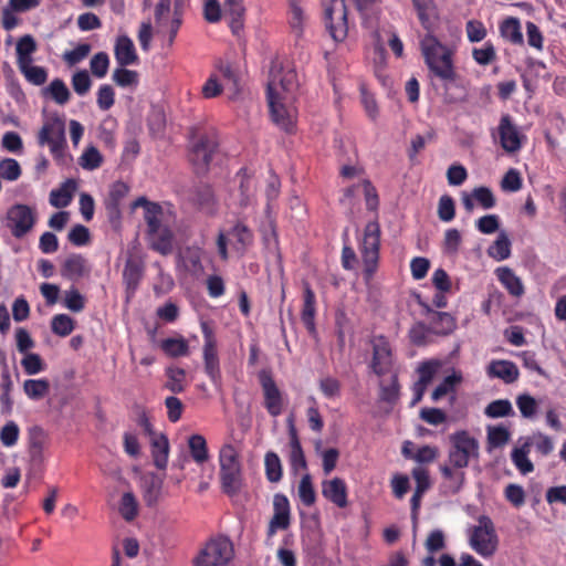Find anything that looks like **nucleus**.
I'll use <instances>...</instances> for the list:
<instances>
[{"label": "nucleus", "instance_id": "obj_1", "mask_svg": "<svg viewBox=\"0 0 566 566\" xmlns=\"http://www.w3.org/2000/svg\"><path fill=\"white\" fill-rule=\"evenodd\" d=\"M181 13L176 6L171 10V0H159L155 7V24L144 21L138 31V41L144 51L150 45L153 33L159 36L164 44L171 46L181 25Z\"/></svg>", "mask_w": 566, "mask_h": 566}, {"label": "nucleus", "instance_id": "obj_2", "mask_svg": "<svg viewBox=\"0 0 566 566\" xmlns=\"http://www.w3.org/2000/svg\"><path fill=\"white\" fill-rule=\"evenodd\" d=\"M424 62L430 72L446 83L455 80L453 50L442 44L432 34H427L420 42Z\"/></svg>", "mask_w": 566, "mask_h": 566}, {"label": "nucleus", "instance_id": "obj_3", "mask_svg": "<svg viewBox=\"0 0 566 566\" xmlns=\"http://www.w3.org/2000/svg\"><path fill=\"white\" fill-rule=\"evenodd\" d=\"M38 144L48 146L53 158L64 163L67 146L64 119L57 114L46 115L38 133Z\"/></svg>", "mask_w": 566, "mask_h": 566}, {"label": "nucleus", "instance_id": "obj_4", "mask_svg": "<svg viewBox=\"0 0 566 566\" xmlns=\"http://www.w3.org/2000/svg\"><path fill=\"white\" fill-rule=\"evenodd\" d=\"M223 90L230 92L229 97L234 98L239 93V75L229 64L220 62L217 70L210 74L201 88L205 98H213L222 93Z\"/></svg>", "mask_w": 566, "mask_h": 566}, {"label": "nucleus", "instance_id": "obj_5", "mask_svg": "<svg viewBox=\"0 0 566 566\" xmlns=\"http://www.w3.org/2000/svg\"><path fill=\"white\" fill-rule=\"evenodd\" d=\"M220 481L226 493L237 492L242 483V465L239 452L228 443L219 452Z\"/></svg>", "mask_w": 566, "mask_h": 566}, {"label": "nucleus", "instance_id": "obj_6", "mask_svg": "<svg viewBox=\"0 0 566 566\" xmlns=\"http://www.w3.org/2000/svg\"><path fill=\"white\" fill-rule=\"evenodd\" d=\"M38 220L35 207L14 203L9 207L2 219V224L15 239H21L32 231Z\"/></svg>", "mask_w": 566, "mask_h": 566}, {"label": "nucleus", "instance_id": "obj_7", "mask_svg": "<svg viewBox=\"0 0 566 566\" xmlns=\"http://www.w3.org/2000/svg\"><path fill=\"white\" fill-rule=\"evenodd\" d=\"M449 463L457 469H464L472 458L478 457L479 443L468 431L460 430L449 437Z\"/></svg>", "mask_w": 566, "mask_h": 566}, {"label": "nucleus", "instance_id": "obj_8", "mask_svg": "<svg viewBox=\"0 0 566 566\" xmlns=\"http://www.w3.org/2000/svg\"><path fill=\"white\" fill-rule=\"evenodd\" d=\"M478 523L470 531V546L482 557H490L495 553L499 544L494 524L486 515L479 516Z\"/></svg>", "mask_w": 566, "mask_h": 566}, {"label": "nucleus", "instance_id": "obj_9", "mask_svg": "<svg viewBox=\"0 0 566 566\" xmlns=\"http://www.w3.org/2000/svg\"><path fill=\"white\" fill-rule=\"evenodd\" d=\"M233 556L232 543L223 536L209 539L195 558V566H226Z\"/></svg>", "mask_w": 566, "mask_h": 566}, {"label": "nucleus", "instance_id": "obj_10", "mask_svg": "<svg viewBox=\"0 0 566 566\" xmlns=\"http://www.w3.org/2000/svg\"><path fill=\"white\" fill-rule=\"evenodd\" d=\"M295 96L268 94V103L273 123L285 132L295 127L297 111L294 106Z\"/></svg>", "mask_w": 566, "mask_h": 566}, {"label": "nucleus", "instance_id": "obj_11", "mask_svg": "<svg viewBox=\"0 0 566 566\" xmlns=\"http://www.w3.org/2000/svg\"><path fill=\"white\" fill-rule=\"evenodd\" d=\"M326 28L334 41L345 40L348 33L345 0H322Z\"/></svg>", "mask_w": 566, "mask_h": 566}, {"label": "nucleus", "instance_id": "obj_12", "mask_svg": "<svg viewBox=\"0 0 566 566\" xmlns=\"http://www.w3.org/2000/svg\"><path fill=\"white\" fill-rule=\"evenodd\" d=\"M380 245V227L378 222H368L365 227L364 237L360 242V253L363 256L365 272L371 276L376 271Z\"/></svg>", "mask_w": 566, "mask_h": 566}, {"label": "nucleus", "instance_id": "obj_13", "mask_svg": "<svg viewBox=\"0 0 566 566\" xmlns=\"http://www.w3.org/2000/svg\"><path fill=\"white\" fill-rule=\"evenodd\" d=\"M297 86V75L293 69H283L279 63H272L268 94L295 96Z\"/></svg>", "mask_w": 566, "mask_h": 566}, {"label": "nucleus", "instance_id": "obj_14", "mask_svg": "<svg viewBox=\"0 0 566 566\" xmlns=\"http://www.w3.org/2000/svg\"><path fill=\"white\" fill-rule=\"evenodd\" d=\"M217 145L213 134H203L195 137L190 151V161L198 174L207 171Z\"/></svg>", "mask_w": 566, "mask_h": 566}, {"label": "nucleus", "instance_id": "obj_15", "mask_svg": "<svg viewBox=\"0 0 566 566\" xmlns=\"http://www.w3.org/2000/svg\"><path fill=\"white\" fill-rule=\"evenodd\" d=\"M370 367L379 377L394 373L391 347L388 340L382 336L373 339V359Z\"/></svg>", "mask_w": 566, "mask_h": 566}, {"label": "nucleus", "instance_id": "obj_16", "mask_svg": "<svg viewBox=\"0 0 566 566\" xmlns=\"http://www.w3.org/2000/svg\"><path fill=\"white\" fill-rule=\"evenodd\" d=\"M501 147L507 153H516L522 147V135L510 115H503L496 128Z\"/></svg>", "mask_w": 566, "mask_h": 566}, {"label": "nucleus", "instance_id": "obj_17", "mask_svg": "<svg viewBox=\"0 0 566 566\" xmlns=\"http://www.w3.org/2000/svg\"><path fill=\"white\" fill-rule=\"evenodd\" d=\"M261 385L264 394V406L266 410L271 416L277 417L282 413L283 410L281 391L270 376L263 375L261 377Z\"/></svg>", "mask_w": 566, "mask_h": 566}, {"label": "nucleus", "instance_id": "obj_18", "mask_svg": "<svg viewBox=\"0 0 566 566\" xmlns=\"http://www.w3.org/2000/svg\"><path fill=\"white\" fill-rule=\"evenodd\" d=\"M239 189L233 195L239 206L242 208L250 207L255 201L256 180L254 177L247 174L245 169L238 172Z\"/></svg>", "mask_w": 566, "mask_h": 566}, {"label": "nucleus", "instance_id": "obj_19", "mask_svg": "<svg viewBox=\"0 0 566 566\" xmlns=\"http://www.w3.org/2000/svg\"><path fill=\"white\" fill-rule=\"evenodd\" d=\"M150 247L161 254H168L172 250L174 235L167 224H160L147 231Z\"/></svg>", "mask_w": 566, "mask_h": 566}, {"label": "nucleus", "instance_id": "obj_20", "mask_svg": "<svg viewBox=\"0 0 566 566\" xmlns=\"http://www.w3.org/2000/svg\"><path fill=\"white\" fill-rule=\"evenodd\" d=\"M139 207L144 208L145 210L144 219L147 223L148 230L164 224L165 211L160 205L151 202L145 197H139L132 203V208L137 209Z\"/></svg>", "mask_w": 566, "mask_h": 566}, {"label": "nucleus", "instance_id": "obj_21", "mask_svg": "<svg viewBox=\"0 0 566 566\" xmlns=\"http://www.w3.org/2000/svg\"><path fill=\"white\" fill-rule=\"evenodd\" d=\"M486 373L489 377L499 378L505 384L514 382L520 376L517 366L513 361L504 359L492 360L486 368Z\"/></svg>", "mask_w": 566, "mask_h": 566}, {"label": "nucleus", "instance_id": "obj_22", "mask_svg": "<svg viewBox=\"0 0 566 566\" xmlns=\"http://www.w3.org/2000/svg\"><path fill=\"white\" fill-rule=\"evenodd\" d=\"M91 272L87 260L81 254L67 256L62 265L61 273L64 277L77 281Z\"/></svg>", "mask_w": 566, "mask_h": 566}, {"label": "nucleus", "instance_id": "obj_23", "mask_svg": "<svg viewBox=\"0 0 566 566\" xmlns=\"http://www.w3.org/2000/svg\"><path fill=\"white\" fill-rule=\"evenodd\" d=\"M290 525V504L287 497H274V515L270 521L268 534L272 536L277 530H285Z\"/></svg>", "mask_w": 566, "mask_h": 566}, {"label": "nucleus", "instance_id": "obj_24", "mask_svg": "<svg viewBox=\"0 0 566 566\" xmlns=\"http://www.w3.org/2000/svg\"><path fill=\"white\" fill-rule=\"evenodd\" d=\"M424 310L429 315L430 329L436 335H449L455 328V321L452 315L447 312L432 311L428 305Z\"/></svg>", "mask_w": 566, "mask_h": 566}, {"label": "nucleus", "instance_id": "obj_25", "mask_svg": "<svg viewBox=\"0 0 566 566\" xmlns=\"http://www.w3.org/2000/svg\"><path fill=\"white\" fill-rule=\"evenodd\" d=\"M476 201L483 209H491L496 201L493 192L488 187H476L472 192L462 195V205L467 211H472Z\"/></svg>", "mask_w": 566, "mask_h": 566}, {"label": "nucleus", "instance_id": "obj_26", "mask_svg": "<svg viewBox=\"0 0 566 566\" xmlns=\"http://www.w3.org/2000/svg\"><path fill=\"white\" fill-rule=\"evenodd\" d=\"M129 192V187L124 181H115L111 185L105 199V208L112 217H118L122 201Z\"/></svg>", "mask_w": 566, "mask_h": 566}, {"label": "nucleus", "instance_id": "obj_27", "mask_svg": "<svg viewBox=\"0 0 566 566\" xmlns=\"http://www.w3.org/2000/svg\"><path fill=\"white\" fill-rule=\"evenodd\" d=\"M244 11L243 0H224L223 13L229 19V27L235 35H239L243 29Z\"/></svg>", "mask_w": 566, "mask_h": 566}, {"label": "nucleus", "instance_id": "obj_28", "mask_svg": "<svg viewBox=\"0 0 566 566\" xmlns=\"http://www.w3.org/2000/svg\"><path fill=\"white\" fill-rule=\"evenodd\" d=\"M178 266L191 275L198 276L202 273L201 250L198 248H186L180 251Z\"/></svg>", "mask_w": 566, "mask_h": 566}, {"label": "nucleus", "instance_id": "obj_29", "mask_svg": "<svg viewBox=\"0 0 566 566\" xmlns=\"http://www.w3.org/2000/svg\"><path fill=\"white\" fill-rule=\"evenodd\" d=\"M115 59L120 66L132 65L137 61L134 42L127 35H119L114 48Z\"/></svg>", "mask_w": 566, "mask_h": 566}, {"label": "nucleus", "instance_id": "obj_30", "mask_svg": "<svg viewBox=\"0 0 566 566\" xmlns=\"http://www.w3.org/2000/svg\"><path fill=\"white\" fill-rule=\"evenodd\" d=\"M495 274L503 287L514 297H521L524 292L522 280L507 266L497 268Z\"/></svg>", "mask_w": 566, "mask_h": 566}, {"label": "nucleus", "instance_id": "obj_31", "mask_svg": "<svg viewBox=\"0 0 566 566\" xmlns=\"http://www.w3.org/2000/svg\"><path fill=\"white\" fill-rule=\"evenodd\" d=\"M499 29L501 36L510 43L515 45L524 43L521 22L517 18L510 17L504 19Z\"/></svg>", "mask_w": 566, "mask_h": 566}, {"label": "nucleus", "instance_id": "obj_32", "mask_svg": "<svg viewBox=\"0 0 566 566\" xmlns=\"http://www.w3.org/2000/svg\"><path fill=\"white\" fill-rule=\"evenodd\" d=\"M76 186L75 180L69 179L59 189H53L50 192V205L55 208L67 207L72 201Z\"/></svg>", "mask_w": 566, "mask_h": 566}, {"label": "nucleus", "instance_id": "obj_33", "mask_svg": "<svg viewBox=\"0 0 566 566\" xmlns=\"http://www.w3.org/2000/svg\"><path fill=\"white\" fill-rule=\"evenodd\" d=\"M151 454L154 458V464L158 469H165L168 463L169 442L166 436L159 433L154 434L151 440Z\"/></svg>", "mask_w": 566, "mask_h": 566}, {"label": "nucleus", "instance_id": "obj_34", "mask_svg": "<svg viewBox=\"0 0 566 566\" xmlns=\"http://www.w3.org/2000/svg\"><path fill=\"white\" fill-rule=\"evenodd\" d=\"M289 434L291 463L295 469L304 468L306 464L305 457L292 417L289 419Z\"/></svg>", "mask_w": 566, "mask_h": 566}, {"label": "nucleus", "instance_id": "obj_35", "mask_svg": "<svg viewBox=\"0 0 566 566\" xmlns=\"http://www.w3.org/2000/svg\"><path fill=\"white\" fill-rule=\"evenodd\" d=\"M417 11L421 25L431 30L433 21L437 18V8L433 0H411Z\"/></svg>", "mask_w": 566, "mask_h": 566}, {"label": "nucleus", "instance_id": "obj_36", "mask_svg": "<svg viewBox=\"0 0 566 566\" xmlns=\"http://www.w3.org/2000/svg\"><path fill=\"white\" fill-rule=\"evenodd\" d=\"M511 240L505 231H500L495 241L488 248V255L495 261H504L511 255Z\"/></svg>", "mask_w": 566, "mask_h": 566}, {"label": "nucleus", "instance_id": "obj_37", "mask_svg": "<svg viewBox=\"0 0 566 566\" xmlns=\"http://www.w3.org/2000/svg\"><path fill=\"white\" fill-rule=\"evenodd\" d=\"M35 51L36 42L33 36L29 34L21 36L15 45L17 65L21 66L33 62V54Z\"/></svg>", "mask_w": 566, "mask_h": 566}, {"label": "nucleus", "instance_id": "obj_38", "mask_svg": "<svg viewBox=\"0 0 566 566\" xmlns=\"http://www.w3.org/2000/svg\"><path fill=\"white\" fill-rule=\"evenodd\" d=\"M123 279L126 285L127 300H129L130 297L134 296L140 282V266L132 260L127 261L123 271Z\"/></svg>", "mask_w": 566, "mask_h": 566}, {"label": "nucleus", "instance_id": "obj_39", "mask_svg": "<svg viewBox=\"0 0 566 566\" xmlns=\"http://www.w3.org/2000/svg\"><path fill=\"white\" fill-rule=\"evenodd\" d=\"M530 442H523L521 446L512 450L511 459L515 468L522 473L527 474L534 470V465L528 458Z\"/></svg>", "mask_w": 566, "mask_h": 566}, {"label": "nucleus", "instance_id": "obj_40", "mask_svg": "<svg viewBox=\"0 0 566 566\" xmlns=\"http://www.w3.org/2000/svg\"><path fill=\"white\" fill-rule=\"evenodd\" d=\"M304 292V304L302 308V321L304 325L310 329H314V317H315V294L308 283L303 285Z\"/></svg>", "mask_w": 566, "mask_h": 566}, {"label": "nucleus", "instance_id": "obj_41", "mask_svg": "<svg viewBox=\"0 0 566 566\" xmlns=\"http://www.w3.org/2000/svg\"><path fill=\"white\" fill-rule=\"evenodd\" d=\"M23 391L31 400H40L50 391V382L45 378L27 379L23 382Z\"/></svg>", "mask_w": 566, "mask_h": 566}, {"label": "nucleus", "instance_id": "obj_42", "mask_svg": "<svg viewBox=\"0 0 566 566\" xmlns=\"http://www.w3.org/2000/svg\"><path fill=\"white\" fill-rule=\"evenodd\" d=\"M441 472L443 475L444 486L448 488L452 493L460 492L464 482V472L462 469L444 465L441 468Z\"/></svg>", "mask_w": 566, "mask_h": 566}, {"label": "nucleus", "instance_id": "obj_43", "mask_svg": "<svg viewBox=\"0 0 566 566\" xmlns=\"http://www.w3.org/2000/svg\"><path fill=\"white\" fill-rule=\"evenodd\" d=\"M44 93L49 95L56 104L64 105L70 101L71 92L61 78H54L45 88Z\"/></svg>", "mask_w": 566, "mask_h": 566}, {"label": "nucleus", "instance_id": "obj_44", "mask_svg": "<svg viewBox=\"0 0 566 566\" xmlns=\"http://www.w3.org/2000/svg\"><path fill=\"white\" fill-rule=\"evenodd\" d=\"M188 447L196 463L201 464L209 459L207 441L203 436L192 434L189 437Z\"/></svg>", "mask_w": 566, "mask_h": 566}, {"label": "nucleus", "instance_id": "obj_45", "mask_svg": "<svg viewBox=\"0 0 566 566\" xmlns=\"http://www.w3.org/2000/svg\"><path fill=\"white\" fill-rule=\"evenodd\" d=\"M25 80L33 85H42L48 80V71L43 66L34 65L33 62L18 66Z\"/></svg>", "mask_w": 566, "mask_h": 566}, {"label": "nucleus", "instance_id": "obj_46", "mask_svg": "<svg viewBox=\"0 0 566 566\" xmlns=\"http://www.w3.org/2000/svg\"><path fill=\"white\" fill-rule=\"evenodd\" d=\"M166 388L174 394H180L186 388V371L179 367H168L166 369Z\"/></svg>", "mask_w": 566, "mask_h": 566}, {"label": "nucleus", "instance_id": "obj_47", "mask_svg": "<svg viewBox=\"0 0 566 566\" xmlns=\"http://www.w3.org/2000/svg\"><path fill=\"white\" fill-rule=\"evenodd\" d=\"M462 380V375L458 371H453L451 375L447 376L432 391L431 398L433 401H438L443 396L449 392H453L455 386L460 384Z\"/></svg>", "mask_w": 566, "mask_h": 566}, {"label": "nucleus", "instance_id": "obj_48", "mask_svg": "<svg viewBox=\"0 0 566 566\" xmlns=\"http://www.w3.org/2000/svg\"><path fill=\"white\" fill-rule=\"evenodd\" d=\"M103 163V156L99 150L94 146L85 148L78 158V165L88 171L97 169Z\"/></svg>", "mask_w": 566, "mask_h": 566}, {"label": "nucleus", "instance_id": "obj_49", "mask_svg": "<svg viewBox=\"0 0 566 566\" xmlns=\"http://www.w3.org/2000/svg\"><path fill=\"white\" fill-rule=\"evenodd\" d=\"M161 349L170 357L188 355L189 346L185 338H166L161 342Z\"/></svg>", "mask_w": 566, "mask_h": 566}, {"label": "nucleus", "instance_id": "obj_50", "mask_svg": "<svg viewBox=\"0 0 566 566\" xmlns=\"http://www.w3.org/2000/svg\"><path fill=\"white\" fill-rule=\"evenodd\" d=\"M389 375H390V379L388 382L386 380H381L379 382V387H380L379 397L382 401L394 402L399 397L398 376L396 373H392Z\"/></svg>", "mask_w": 566, "mask_h": 566}, {"label": "nucleus", "instance_id": "obj_51", "mask_svg": "<svg viewBox=\"0 0 566 566\" xmlns=\"http://www.w3.org/2000/svg\"><path fill=\"white\" fill-rule=\"evenodd\" d=\"M441 365V361L438 359H430L419 364L417 368L418 381L428 386L438 374Z\"/></svg>", "mask_w": 566, "mask_h": 566}, {"label": "nucleus", "instance_id": "obj_52", "mask_svg": "<svg viewBox=\"0 0 566 566\" xmlns=\"http://www.w3.org/2000/svg\"><path fill=\"white\" fill-rule=\"evenodd\" d=\"M289 21H290V25L293 29V31L297 35L302 34V32L304 30L305 22H306V15H305L302 7L295 0H291V3H290Z\"/></svg>", "mask_w": 566, "mask_h": 566}, {"label": "nucleus", "instance_id": "obj_53", "mask_svg": "<svg viewBox=\"0 0 566 566\" xmlns=\"http://www.w3.org/2000/svg\"><path fill=\"white\" fill-rule=\"evenodd\" d=\"M266 478L271 482H277L282 476V464L275 452H268L264 458Z\"/></svg>", "mask_w": 566, "mask_h": 566}, {"label": "nucleus", "instance_id": "obj_54", "mask_svg": "<svg viewBox=\"0 0 566 566\" xmlns=\"http://www.w3.org/2000/svg\"><path fill=\"white\" fill-rule=\"evenodd\" d=\"M51 328L54 334L65 337L73 332L74 321L66 314H57L52 318Z\"/></svg>", "mask_w": 566, "mask_h": 566}, {"label": "nucleus", "instance_id": "obj_55", "mask_svg": "<svg viewBox=\"0 0 566 566\" xmlns=\"http://www.w3.org/2000/svg\"><path fill=\"white\" fill-rule=\"evenodd\" d=\"M511 433L504 426L488 428V443L491 448H501L510 440Z\"/></svg>", "mask_w": 566, "mask_h": 566}, {"label": "nucleus", "instance_id": "obj_56", "mask_svg": "<svg viewBox=\"0 0 566 566\" xmlns=\"http://www.w3.org/2000/svg\"><path fill=\"white\" fill-rule=\"evenodd\" d=\"M513 413L512 403L507 399H497L485 408V415L490 418L507 417Z\"/></svg>", "mask_w": 566, "mask_h": 566}, {"label": "nucleus", "instance_id": "obj_57", "mask_svg": "<svg viewBox=\"0 0 566 566\" xmlns=\"http://www.w3.org/2000/svg\"><path fill=\"white\" fill-rule=\"evenodd\" d=\"M525 442H530V447L533 446L535 450L542 455H547L554 450V443L552 439L542 432H535Z\"/></svg>", "mask_w": 566, "mask_h": 566}, {"label": "nucleus", "instance_id": "obj_58", "mask_svg": "<svg viewBox=\"0 0 566 566\" xmlns=\"http://www.w3.org/2000/svg\"><path fill=\"white\" fill-rule=\"evenodd\" d=\"M20 164L13 158L0 160V176L8 181H15L21 176Z\"/></svg>", "mask_w": 566, "mask_h": 566}, {"label": "nucleus", "instance_id": "obj_59", "mask_svg": "<svg viewBox=\"0 0 566 566\" xmlns=\"http://www.w3.org/2000/svg\"><path fill=\"white\" fill-rule=\"evenodd\" d=\"M92 86V80L86 70L77 71L72 76V87L74 92L80 95H86Z\"/></svg>", "mask_w": 566, "mask_h": 566}, {"label": "nucleus", "instance_id": "obj_60", "mask_svg": "<svg viewBox=\"0 0 566 566\" xmlns=\"http://www.w3.org/2000/svg\"><path fill=\"white\" fill-rule=\"evenodd\" d=\"M472 56L479 65H489L496 57L495 48L492 43L486 42L482 48H474Z\"/></svg>", "mask_w": 566, "mask_h": 566}, {"label": "nucleus", "instance_id": "obj_61", "mask_svg": "<svg viewBox=\"0 0 566 566\" xmlns=\"http://www.w3.org/2000/svg\"><path fill=\"white\" fill-rule=\"evenodd\" d=\"M21 365L28 375H36L45 369V365L40 355L27 353L21 359Z\"/></svg>", "mask_w": 566, "mask_h": 566}, {"label": "nucleus", "instance_id": "obj_62", "mask_svg": "<svg viewBox=\"0 0 566 566\" xmlns=\"http://www.w3.org/2000/svg\"><path fill=\"white\" fill-rule=\"evenodd\" d=\"M462 242V237L459 230L448 229L444 233L443 239V252L448 255H454L458 253Z\"/></svg>", "mask_w": 566, "mask_h": 566}, {"label": "nucleus", "instance_id": "obj_63", "mask_svg": "<svg viewBox=\"0 0 566 566\" xmlns=\"http://www.w3.org/2000/svg\"><path fill=\"white\" fill-rule=\"evenodd\" d=\"M63 304L67 310L78 313L85 306V298L76 289L72 287L65 291Z\"/></svg>", "mask_w": 566, "mask_h": 566}, {"label": "nucleus", "instance_id": "obj_64", "mask_svg": "<svg viewBox=\"0 0 566 566\" xmlns=\"http://www.w3.org/2000/svg\"><path fill=\"white\" fill-rule=\"evenodd\" d=\"M91 71L97 78H103L108 71L109 57L105 52L96 53L90 62Z\"/></svg>", "mask_w": 566, "mask_h": 566}]
</instances>
